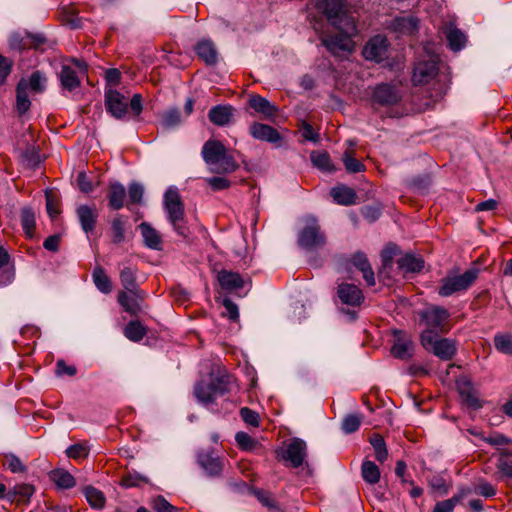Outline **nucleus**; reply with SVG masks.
<instances>
[{
    "instance_id": "1",
    "label": "nucleus",
    "mask_w": 512,
    "mask_h": 512,
    "mask_svg": "<svg viewBox=\"0 0 512 512\" xmlns=\"http://www.w3.org/2000/svg\"><path fill=\"white\" fill-rule=\"evenodd\" d=\"M201 154L209 170L213 173H232L239 167L234 157L228 154L226 147L218 140L206 141Z\"/></svg>"
},
{
    "instance_id": "2",
    "label": "nucleus",
    "mask_w": 512,
    "mask_h": 512,
    "mask_svg": "<svg viewBox=\"0 0 512 512\" xmlns=\"http://www.w3.org/2000/svg\"><path fill=\"white\" fill-rule=\"evenodd\" d=\"M163 205L174 231L181 237H188L190 231L185 219L184 204L176 188L170 187L164 194Z\"/></svg>"
},
{
    "instance_id": "3",
    "label": "nucleus",
    "mask_w": 512,
    "mask_h": 512,
    "mask_svg": "<svg viewBox=\"0 0 512 512\" xmlns=\"http://www.w3.org/2000/svg\"><path fill=\"white\" fill-rule=\"evenodd\" d=\"M423 348L443 361L451 360L456 352L457 345L453 339L442 338L433 329H425L420 335Z\"/></svg>"
},
{
    "instance_id": "4",
    "label": "nucleus",
    "mask_w": 512,
    "mask_h": 512,
    "mask_svg": "<svg viewBox=\"0 0 512 512\" xmlns=\"http://www.w3.org/2000/svg\"><path fill=\"white\" fill-rule=\"evenodd\" d=\"M230 377L217 376L209 383L200 382L195 385L194 394L197 400L206 407L216 403L219 397L224 396L230 391Z\"/></svg>"
},
{
    "instance_id": "5",
    "label": "nucleus",
    "mask_w": 512,
    "mask_h": 512,
    "mask_svg": "<svg viewBox=\"0 0 512 512\" xmlns=\"http://www.w3.org/2000/svg\"><path fill=\"white\" fill-rule=\"evenodd\" d=\"M47 78L40 71H35L29 79H21L16 88L17 110L24 114L30 108L28 90L34 93H42L46 88Z\"/></svg>"
},
{
    "instance_id": "6",
    "label": "nucleus",
    "mask_w": 512,
    "mask_h": 512,
    "mask_svg": "<svg viewBox=\"0 0 512 512\" xmlns=\"http://www.w3.org/2000/svg\"><path fill=\"white\" fill-rule=\"evenodd\" d=\"M304 226L298 234V244L307 250L323 247L326 236L322 232L318 220L314 216H306L303 219Z\"/></svg>"
},
{
    "instance_id": "7",
    "label": "nucleus",
    "mask_w": 512,
    "mask_h": 512,
    "mask_svg": "<svg viewBox=\"0 0 512 512\" xmlns=\"http://www.w3.org/2000/svg\"><path fill=\"white\" fill-rule=\"evenodd\" d=\"M479 269L470 268L461 275L447 276L441 280L438 293L442 297L467 290L478 278Z\"/></svg>"
},
{
    "instance_id": "8",
    "label": "nucleus",
    "mask_w": 512,
    "mask_h": 512,
    "mask_svg": "<svg viewBox=\"0 0 512 512\" xmlns=\"http://www.w3.org/2000/svg\"><path fill=\"white\" fill-rule=\"evenodd\" d=\"M316 7L337 29H344L342 23L353 26V20L344 11L343 0H317Z\"/></svg>"
},
{
    "instance_id": "9",
    "label": "nucleus",
    "mask_w": 512,
    "mask_h": 512,
    "mask_svg": "<svg viewBox=\"0 0 512 512\" xmlns=\"http://www.w3.org/2000/svg\"><path fill=\"white\" fill-rule=\"evenodd\" d=\"M421 321L424 322L426 329H433L435 332L445 333L449 330L448 319L450 313L447 309L431 305L419 313Z\"/></svg>"
},
{
    "instance_id": "10",
    "label": "nucleus",
    "mask_w": 512,
    "mask_h": 512,
    "mask_svg": "<svg viewBox=\"0 0 512 512\" xmlns=\"http://www.w3.org/2000/svg\"><path fill=\"white\" fill-rule=\"evenodd\" d=\"M344 29H340L345 33H340L334 36H326L322 38V44L334 55H339L342 52H350L353 49V43L348 36L349 33L355 30V26L345 25L342 23Z\"/></svg>"
},
{
    "instance_id": "11",
    "label": "nucleus",
    "mask_w": 512,
    "mask_h": 512,
    "mask_svg": "<svg viewBox=\"0 0 512 512\" xmlns=\"http://www.w3.org/2000/svg\"><path fill=\"white\" fill-rule=\"evenodd\" d=\"M145 297V292L140 289L126 290L118 292L117 300L124 311L135 316L142 311Z\"/></svg>"
},
{
    "instance_id": "12",
    "label": "nucleus",
    "mask_w": 512,
    "mask_h": 512,
    "mask_svg": "<svg viewBox=\"0 0 512 512\" xmlns=\"http://www.w3.org/2000/svg\"><path fill=\"white\" fill-rule=\"evenodd\" d=\"M367 60L380 63L388 58V42L383 36L377 35L370 39L363 49Z\"/></svg>"
},
{
    "instance_id": "13",
    "label": "nucleus",
    "mask_w": 512,
    "mask_h": 512,
    "mask_svg": "<svg viewBox=\"0 0 512 512\" xmlns=\"http://www.w3.org/2000/svg\"><path fill=\"white\" fill-rule=\"evenodd\" d=\"M107 111L116 119L121 120L128 111V102L123 94L116 90H108L105 94Z\"/></svg>"
},
{
    "instance_id": "14",
    "label": "nucleus",
    "mask_w": 512,
    "mask_h": 512,
    "mask_svg": "<svg viewBox=\"0 0 512 512\" xmlns=\"http://www.w3.org/2000/svg\"><path fill=\"white\" fill-rule=\"evenodd\" d=\"M456 385L462 401L468 407L473 409H479L482 407V402L479 399L478 391L469 378L461 377L459 380H457Z\"/></svg>"
},
{
    "instance_id": "15",
    "label": "nucleus",
    "mask_w": 512,
    "mask_h": 512,
    "mask_svg": "<svg viewBox=\"0 0 512 512\" xmlns=\"http://www.w3.org/2000/svg\"><path fill=\"white\" fill-rule=\"evenodd\" d=\"M249 133L256 140L281 146L282 136L275 128L267 124L252 123L249 127Z\"/></svg>"
},
{
    "instance_id": "16",
    "label": "nucleus",
    "mask_w": 512,
    "mask_h": 512,
    "mask_svg": "<svg viewBox=\"0 0 512 512\" xmlns=\"http://www.w3.org/2000/svg\"><path fill=\"white\" fill-rule=\"evenodd\" d=\"M437 59L431 57L427 61H420L414 67L413 82L418 85L429 82L437 74Z\"/></svg>"
},
{
    "instance_id": "17",
    "label": "nucleus",
    "mask_w": 512,
    "mask_h": 512,
    "mask_svg": "<svg viewBox=\"0 0 512 512\" xmlns=\"http://www.w3.org/2000/svg\"><path fill=\"white\" fill-rule=\"evenodd\" d=\"M307 455V446L305 441L294 438L287 446L283 458L290 462L291 466L297 468L304 463Z\"/></svg>"
},
{
    "instance_id": "18",
    "label": "nucleus",
    "mask_w": 512,
    "mask_h": 512,
    "mask_svg": "<svg viewBox=\"0 0 512 512\" xmlns=\"http://www.w3.org/2000/svg\"><path fill=\"white\" fill-rule=\"evenodd\" d=\"M414 344L410 336L401 331L395 332L394 344L391 353L395 358L406 360L413 355Z\"/></svg>"
},
{
    "instance_id": "19",
    "label": "nucleus",
    "mask_w": 512,
    "mask_h": 512,
    "mask_svg": "<svg viewBox=\"0 0 512 512\" xmlns=\"http://www.w3.org/2000/svg\"><path fill=\"white\" fill-rule=\"evenodd\" d=\"M373 101L382 106H389L398 103L401 95L393 86L382 83L375 87L372 95Z\"/></svg>"
},
{
    "instance_id": "20",
    "label": "nucleus",
    "mask_w": 512,
    "mask_h": 512,
    "mask_svg": "<svg viewBox=\"0 0 512 512\" xmlns=\"http://www.w3.org/2000/svg\"><path fill=\"white\" fill-rule=\"evenodd\" d=\"M198 464L208 476H219L223 469L222 461L213 451H200L197 456Z\"/></svg>"
},
{
    "instance_id": "21",
    "label": "nucleus",
    "mask_w": 512,
    "mask_h": 512,
    "mask_svg": "<svg viewBox=\"0 0 512 512\" xmlns=\"http://www.w3.org/2000/svg\"><path fill=\"white\" fill-rule=\"evenodd\" d=\"M76 214L81 228L85 233H89L95 229L99 215L98 209L95 206L79 205L76 208Z\"/></svg>"
},
{
    "instance_id": "22",
    "label": "nucleus",
    "mask_w": 512,
    "mask_h": 512,
    "mask_svg": "<svg viewBox=\"0 0 512 512\" xmlns=\"http://www.w3.org/2000/svg\"><path fill=\"white\" fill-rule=\"evenodd\" d=\"M337 293L341 302L350 306L360 305L364 299L362 291L354 284H340Z\"/></svg>"
},
{
    "instance_id": "23",
    "label": "nucleus",
    "mask_w": 512,
    "mask_h": 512,
    "mask_svg": "<svg viewBox=\"0 0 512 512\" xmlns=\"http://www.w3.org/2000/svg\"><path fill=\"white\" fill-rule=\"evenodd\" d=\"M235 109L230 105H217L210 109L209 120L217 126L229 125L234 117Z\"/></svg>"
},
{
    "instance_id": "24",
    "label": "nucleus",
    "mask_w": 512,
    "mask_h": 512,
    "mask_svg": "<svg viewBox=\"0 0 512 512\" xmlns=\"http://www.w3.org/2000/svg\"><path fill=\"white\" fill-rule=\"evenodd\" d=\"M248 103L252 109L268 120L273 119L278 112L276 105L272 104L269 100L261 97L260 95H252L249 98Z\"/></svg>"
},
{
    "instance_id": "25",
    "label": "nucleus",
    "mask_w": 512,
    "mask_h": 512,
    "mask_svg": "<svg viewBox=\"0 0 512 512\" xmlns=\"http://www.w3.org/2000/svg\"><path fill=\"white\" fill-rule=\"evenodd\" d=\"M419 21L413 16H401L391 20L389 28L397 33L411 35L418 30Z\"/></svg>"
},
{
    "instance_id": "26",
    "label": "nucleus",
    "mask_w": 512,
    "mask_h": 512,
    "mask_svg": "<svg viewBox=\"0 0 512 512\" xmlns=\"http://www.w3.org/2000/svg\"><path fill=\"white\" fill-rule=\"evenodd\" d=\"M218 282L222 289L228 291H236L244 286V280L240 274L221 270L217 276Z\"/></svg>"
},
{
    "instance_id": "27",
    "label": "nucleus",
    "mask_w": 512,
    "mask_h": 512,
    "mask_svg": "<svg viewBox=\"0 0 512 512\" xmlns=\"http://www.w3.org/2000/svg\"><path fill=\"white\" fill-rule=\"evenodd\" d=\"M195 51L199 58H201L207 65H214L218 60V53L214 43L211 40L200 41Z\"/></svg>"
},
{
    "instance_id": "28",
    "label": "nucleus",
    "mask_w": 512,
    "mask_h": 512,
    "mask_svg": "<svg viewBox=\"0 0 512 512\" xmlns=\"http://www.w3.org/2000/svg\"><path fill=\"white\" fill-rule=\"evenodd\" d=\"M330 195L337 204L344 206L354 204L357 197L354 189L344 185L333 187Z\"/></svg>"
},
{
    "instance_id": "29",
    "label": "nucleus",
    "mask_w": 512,
    "mask_h": 512,
    "mask_svg": "<svg viewBox=\"0 0 512 512\" xmlns=\"http://www.w3.org/2000/svg\"><path fill=\"white\" fill-rule=\"evenodd\" d=\"M353 265L362 272L363 278L369 286L375 285L374 272L367 257L363 253H356L352 257Z\"/></svg>"
},
{
    "instance_id": "30",
    "label": "nucleus",
    "mask_w": 512,
    "mask_h": 512,
    "mask_svg": "<svg viewBox=\"0 0 512 512\" xmlns=\"http://www.w3.org/2000/svg\"><path fill=\"white\" fill-rule=\"evenodd\" d=\"M398 268L404 273L419 272L424 267V260L411 254H406L398 259Z\"/></svg>"
},
{
    "instance_id": "31",
    "label": "nucleus",
    "mask_w": 512,
    "mask_h": 512,
    "mask_svg": "<svg viewBox=\"0 0 512 512\" xmlns=\"http://www.w3.org/2000/svg\"><path fill=\"white\" fill-rule=\"evenodd\" d=\"M50 480L60 489H70L76 485L75 478L64 469H55L49 474Z\"/></svg>"
},
{
    "instance_id": "32",
    "label": "nucleus",
    "mask_w": 512,
    "mask_h": 512,
    "mask_svg": "<svg viewBox=\"0 0 512 512\" xmlns=\"http://www.w3.org/2000/svg\"><path fill=\"white\" fill-rule=\"evenodd\" d=\"M59 79L62 87L68 91H73L80 86V79L76 72L68 65L62 66Z\"/></svg>"
},
{
    "instance_id": "33",
    "label": "nucleus",
    "mask_w": 512,
    "mask_h": 512,
    "mask_svg": "<svg viewBox=\"0 0 512 512\" xmlns=\"http://www.w3.org/2000/svg\"><path fill=\"white\" fill-rule=\"evenodd\" d=\"M126 189L120 183H112L108 194L109 205L114 210H119L124 206Z\"/></svg>"
},
{
    "instance_id": "34",
    "label": "nucleus",
    "mask_w": 512,
    "mask_h": 512,
    "mask_svg": "<svg viewBox=\"0 0 512 512\" xmlns=\"http://www.w3.org/2000/svg\"><path fill=\"white\" fill-rule=\"evenodd\" d=\"M139 228L141 229L145 245L150 249L159 250L161 245L160 234L146 222L141 223Z\"/></svg>"
},
{
    "instance_id": "35",
    "label": "nucleus",
    "mask_w": 512,
    "mask_h": 512,
    "mask_svg": "<svg viewBox=\"0 0 512 512\" xmlns=\"http://www.w3.org/2000/svg\"><path fill=\"white\" fill-rule=\"evenodd\" d=\"M127 218L117 215L111 222L110 234L111 240L115 244L122 243L125 240Z\"/></svg>"
},
{
    "instance_id": "36",
    "label": "nucleus",
    "mask_w": 512,
    "mask_h": 512,
    "mask_svg": "<svg viewBox=\"0 0 512 512\" xmlns=\"http://www.w3.org/2000/svg\"><path fill=\"white\" fill-rule=\"evenodd\" d=\"M92 278L95 286L100 292L109 294L112 291L111 280L101 266L94 268Z\"/></svg>"
},
{
    "instance_id": "37",
    "label": "nucleus",
    "mask_w": 512,
    "mask_h": 512,
    "mask_svg": "<svg viewBox=\"0 0 512 512\" xmlns=\"http://www.w3.org/2000/svg\"><path fill=\"white\" fill-rule=\"evenodd\" d=\"M471 493V490L469 488L467 489H461L460 492L453 496L450 499L438 502L433 512H453L456 504L465 496Z\"/></svg>"
},
{
    "instance_id": "38",
    "label": "nucleus",
    "mask_w": 512,
    "mask_h": 512,
    "mask_svg": "<svg viewBox=\"0 0 512 512\" xmlns=\"http://www.w3.org/2000/svg\"><path fill=\"white\" fill-rule=\"evenodd\" d=\"M83 493L92 508L102 509L104 507L106 499L100 490L92 486H86L83 489Z\"/></svg>"
},
{
    "instance_id": "39",
    "label": "nucleus",
    "mask_w": 512,
    "mask_h": 512,
    "mask_svg": "<svg viewBox=\"0 0 512 512\" xmlns=\"http://www.w3.org/2000/svg\"><path fill=\"white\" fill-rule=\"evenodd\" d=\"M146 334V328L139 321H130L124 328V335L133 342H138Z\"/></svg>"
},
{
    "instance_id": "40",
    "label": "nucleus",
    "mask_w": 512,
    "mask_h": 512,
    "mask_svg": "<svg viewBox=\"0 0 512 512\" xmlns=\"http://www.w3.org/2000/svg\"><path fill=\"white\" fill-rule=\"evenodd\" d=\"M362 477L369 484H376L380 480V471L372 461H364L361 467Z\"/></svg>"
},
{
    "instance_id": "41",
    "label": "nucleus",
    "mask_w": 512,
    "mask_h": 512,
    "mask_svg": "<svg viewBox=\"0 0 512 512\" xmlns=\"http://www.w3.org/2000/svg\"><path fill=\"white\" fill-rule=\"evenodd\" d=\"M310 159L313 165L322 171L331 172L334 170L331 158L326 152L313 151L310 155Z\"/></svg>"
},
{
    "instance_id": "42",
    "label": "nucleus",
    "mask_w": 512,
    "mask_h": 512,
    "mask_svg": "<svg viewBox=\"0 0 512 512\" xmlns=\"http://www.w3.org/2000/svg\"><path fill=\"white\" fill-rule=\"evenodd\" d=\"M21 225L25 234L32 237L35 229V213L30 207H24L21 210Z\"/></svg>"
},
{
    "instance_id": "43",
    "label": "nucleus",
    "mask_w": 512,
    "mask_h": 512,
    "mask_svg": "<svg viewBox=\"0 0 512 512\" xmlns=\"http://www.w3.org/2000/svg\"><path fill=\"white\" fill-rule=\"evenodd\" d=\"M447 40L453 51H459L466 43V36L460 29L451 28L447 33Z\"/></svg>"
},
{
    "instance_id": "44",
    "label": "nucleus",
    "mask_w": 512,
    "mask_h": 512,
    "mask_svg": "<svg viewBox=\"0 0 512 512\" xmlns=\"http://www.w3.org/2000/svg\"><path fill=\"white\" fill-rule=\"evenodd\" d=\"M182 122L181 114L178 109H169L168 111L164 112L161 116V124L164 129H173L180 125Z\"/></svg>"
},
{
    "instance_id": "45",
    "label": "nucleus",
    "mask_w": 512,
    "mask_h": 512,
    "mask_svg": "<svg viewBox=\"0 0 512 512\" xmlns=\"http://www.w3.org/2000/svg\"><path fill=\"white\" fill-rule=\"evenodd\" d=\"M484 441L486 443L496 447L500 451L501 457L509 455V452L507 450L503 449L502 446L511 444L512 440L510 438L506 437L505 435L500 434V433H495L488 437H485Z\"/></svg>"
},
{
    "instance_id": "46",
    "label": "nucleus",
    "mask_w": 512,
    "mask_h": 512,
    "mask_svg": "<svg viewBox=\"0 0 512 512\" xmlns=\"http://www.w3.org/2000/svg\"><path fill=\"white\" fill-rule=\"evenodd\" d=\"M121 284L125 290L139 289L136 282V271L131 267H124L120 272Z\"/></svg>"
},
{
    "instance_id": "47",
    "label": "nucleus",
    "mask_w": 512,
    "mask_h": 512,
    "mask_svg": "<svg viewBox=\"0 0 512 512\" xmlns=\"http://www.w3.org/2000/svg\"><path fill=\"white\" fill-rule=\"evenodd\" d=\"M34 493V488L28 484L15 485L7 494L8 498L14 500L16 496L21 497L23 500L29 499Z\"/></svg>"
},
{
    "instance_id": "48",
    "label": "nucleus",
    "mask_w": 512,
    "mask_h": 512,
    "mask_svg": "<svg viewBox=\"0 0 512 512\" xmlns=\"http://www.w3.org/2000/svg\"><path fill=\"white\" fill-rule=\"evenodd\" d=\"M362 421V416L359 414H349L345 416L342 421V430L346 434H351L358 430Z\"/></svg>"
},
{
    "instance_id": "49",
    "label": "nucleus",
    "mask_w": 512,
    "mask_h": 512,
    "mask_svg": "<svg viewBox=\"0 0 512 512\" xmlns=\"http://www.w3.org/2000/svg\"><path fill=\"white\" fill-rule=\"evenodd\" d=\"M498 473L500 474L501 479H505L506 481H512V461L502 456L498 459L496 464Z\"/></svg>"
},
{
    "instance_id": "50",
    "label": "nucleus",
    "mask_w": 512,
    "mask_h": 512,
    "mask_svg": "<svg viewBox=\"0 0 512 512\" xmlns=\"http://www.w3.org/2000/svg\"><path fill=\"white\" fill-rule=\"evenodd\" d=\"M376 455V459L380 462H384L388 457V452L384 439L380 436H376L370 441Z\"/></svg>"
},
{
    "instance_id": "51",
    "label": "nucleus",
    "mask_w": 512,
    "mask_h": 512,
    "mask_svg": "<svg viewBox=\"0 0 512 512\" xmlns=\"http://www.w3.org/2000/svg\"><path fill=\"white\" fill-rule=\"evenodd\" d=\"M22 162L28 168H35L41 162V158L35 148L29 147L22 153Z\"/></svg>"
},
{
    "instance_id": "52",
    "label": "nucleus",
    "mask_w": 512,
    "mask_h": 512,
    "mask_svg": "<svg viewBox=\"0 0 512 512\" xmlns=\"http://www.w3.org/2000/svg\"><path fill=\"white\" fill-rule=\"evenodd\" d=\"M148 482V478L138 472L129 473L122 479V485L126 488L140 486Z\"/></svg>"
},
{
    "instance_id": "53",
    "label": "nucleus",
    "mask_w": 512,
    "mask_h": 512,
    "mask_svg": "<svg viewBox=\"0 0 512 512\" xmlns=\"http://www.w3.org/2000/svg\"><path fill=\"white\" fill-rule=\"evenodd\" d=\"M342 160L349 173H358L364 170V165L354 158L349 152L344 153Z\"/></svg>"
},
{
    "instance_id": "54",
    "label": "nucleus",
    "mask_w": 512,
    "mask_h": 512,
    "mask_svg": "<svg viewBox=\"0 0 512 512\" xmlns=\"http://www.w3.org/2000/svg\"><path fill=\"white\" fill-rule=\"evenodd\" d=\"M494 344L498 351L505 354H512V339L509 335H496Z\"/></svg>"
},
{
    "instance_id": "55",
    "label": "nucleus",
    "mask_w": 512,
    "mask_h": 512,
    "mask_svg": "<svg viewBox=\"0 0 512 512\" xmlns=\"http://www.w3.org/2000/svg\"><path fill=\"white\" fill-rule=\"evenodd\" d=\"M235 440L241 449L247 451L253 450L257 445V442L251 436L242 431L236 433Z\"/></svg>"
},
{
    "instance_id": "56",
    "label": "nucleus",
    "mask_w": 512,
    "mask_h": 512,
    "mask_svg": "<svg viewBox=\"0 0 512 512\" xmlns=\"http://www.w3.org/2000/svg\"><path fill=\"white\" fill-rule=\"evenodd\" d=\"M474 493L489 498L496 494V490L489 482L480 480L474 486Z\"/></svg>"
},
{
    "instance_id": "57",
    "label": "nucleus",
    "mask_w": 512,
    "mask_h": 512,
    "mask_svg": "<svg viewBox=\"0 0 512 512\" xmlns=\"http://www.w3.org/2000/svg\"><path fill=\"white\" fill-rule=\"evenodd\" d=\"M205 181L214 191L228 189L231 185L227 178L221 176L209 177L206 178Z\"/></svg>"
},
{
    "instance_id": "58",
    "label": "nucleus",
    "mask_w": 512,
    "mask_h": 512,
    "mask_svg": "<svg viewBox=\"0 0 512 512\" xmlns=\"http://www.w3.org/2000/svg\"><path fill=\"white\" fill-rule=\"evenodd\" d=\"M152 508L156 512H177L176 507L171 505L164 497L158 496L152 501Z\"/></svg>"
},
{
    "instance_id": "59",
    "label": "nucleus",
    "mask_w": 512,
    "mask_h": 512,
    "mask_svg": "<svg viewBox=\"0 0 512 512\" xmlns=\"http://www.w3.org/2000/svg\"><path fill=\"white\" fill-rule=\"evenodd\" d=\"M5 465H7V467L13 473H23L26 471L25 465L21 462V460L17 456H15L13 454L7 455L5 457Z\"/></svg>"
},
{
    "instance_id": "60",
    "label": "nucleus",
    "mask_w": 512,
    "mask_h": 512,
    "mask_svg": "<svg viewBox=\"0 0 512 512\" xmlns=\"http://www.w3.org/2000/svg\"><path fill=\"white\" fill-rule=\"evenodd\" d=\"M9 45L12 49L23 50L28 48L27 33L21 35L20 33H13L9 39Z\"/></svg>"
},
{
    "instance_id": "61",
    "label": "nucleus",
    "mask_w": 512,
    "mask_h": 512,
    "mask_svg": "<svg viewBox=\"0 0 512 512\" xmlns=\"http://www.w3.org/2000/svg\"><path fill=\"white\" fill-rule=\"evenodd\" d=\"M66 454L73 459L85 458L88 455V449L82 444H74L67 448Z\"/></svg>"
},
{
    "instance_id": "62",
    "label": "nucleus",
    "mask_w": 512,
    "mask_h": 512,
    "mask_svg": "<svg viewBox=\"0 0 512 512\" xmlns=\"http://www.w3.org/2000/svg\"><path fill=\"white\" fill-rule=\"evenodd\" d=\"M144 194V188L141 184L131 183L129 185V200L132 203H140Z\"/></svg>"
},
{
    "instance_id": "63",
    "label": "nucleus",
    "mask_w": 512,
    "mask_h": 512,
    "mask_svg": "<svg viewBox=\"0 0 512 512\" xmlns=\"http://www.w3.org/2000/svg\"><path fill=\"white\" fill-rule=\"evenodd\" d=\"M240 415L247 424H250L252 426L258 425L259 416L255 411L247 407H244L240 410Z\"/></svg>"
},
{
    "instance_id": "64",
    "label": "nucleus",
    "mask_w": 512,
    "mask_h": 512,
    "mask_svg": "<svg viewBox=\"0 0 512 512\" xmlns=\"http://www.w3.org/2000/svg\"><path fill=\"white\" fill-rule=\"evenodd\" d=\"M77 370L74 366H68L64 360L60 359L56 363V375L63 376H74Z\"/></svg>"
}]
</instances>
